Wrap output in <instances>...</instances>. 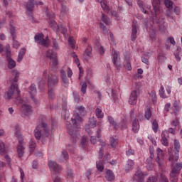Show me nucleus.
<instances>
[{
	"label": "nucleus",
	"instance_id": "obj_1",
	"mask_svg": "<svg viewBox=\"0 0 182 182\" xmlns=\"http://www.w3.org/2000/svg\"><path fill=\"white\" fill-rule=\"evenodd\" d=\"M72 123L67 124V129L68 133L71 136L73 144H76V141H77V132L79 130V122L82 121V117L77 113H74V118H71Z\"/></svg>",
	"mask_w": 182,
	"mask_h": 182
},
{
	"label": "nucleus",
	"instance_id": "obj_2",
	"mask_svg": "<svg viewBox=\"0 0 182 182\" xmlns=\"http://www.w3.org/2000/svg\"><path fill=\"white\" fill-rule=\"evenodd\" d=\"M11 75L14 76V78H11L10 82L11 83L9 90L5 93L4 97L7 100L12 99V95L15 93V87L16 86V82H18V77H19V72L16 70L11 71Z\"/></svg>",
	"mask_w": 182,
	"mask_h": 182
},
{
	"label": "nucleus",
	"instance_id": "obj_3",
	"mask_svg": "<svg viewBox=\"0 0 182 182\" xmlns=\"http://www.w3.org/2000/svg\"><path fill=\"white\" fill-rule=\"evenodd\" d=\"M48 166H49L50 168H53V170H54V173H53V181L54 182H62L60 177L57 176V173H59V171H60V166H59V165L56 162L52 161H50L49 162Z\"/></svg>",
	"mask_w": 182,
	"mask_h": 182
},
{
	"label": "nucleus",
	"instance_id": "obj_4",
	"mask_svg": "<svg viewBox=\"0 0 182 182\" xmlns=\"http://www.w3.org/2000/svg\"><path fill=\"white\" fill-rule=\"evenodd\" d=\"M42 129L44 130L45 133H48V131L49 130V128H48V124L42 122L36 127L34 130V136L37 140H41V137H42Z\"/></svg>",
	"mask_w": 182,
	"mask_h": 182
},
{
	"label": "nucleus",
	"instance_id": "obj_5",
	"mask_svg": "<svg viewBox=\"0 0 182 182\" xmlns=\"http://www.w3.org/2000/svg\"><path fill=\"white\" fill-rule=\"evenodd\" d=\"M16 136L19 142V144L17 146L18 157H23L25 150V147H23V138L22 137V134L19 132L16 133Z\"/></svg>",
	"mask_w": 182,
	"mask_h": 182
},
{
	"label": "nucleus",
	"instance_id": "obj_6",
	"mask_svg": "<svg viewBox=\"0 0 182 182\" xmlns=\"http://www.w3.org/2000/svg\"><path fill=\"white\" fill-rule=\"evenodd\" d=\"M46 57L49 58L50 66H58L59 65V61L58 60V54L53 51L50 52V50L47 51Z\"/></svg>",
	"mask_w": 182,
	"mask_h": 182
},
{
	"label": "nucleus",
	"instance_id": "obj_7",
	"mask_svg": "<svg viewBox=\"0 0 182 182\" xmlns=\"http://www.w3.org/2000/svg\"><path fill=\"white\" fill-rule=\"evenodd\" d=\"M178 150H180V141L178 140L175 139L174 140V151H175V156H171L169 154V161H171L172 163H174V161H177L178 160Z\"/></svg>",
	"mask_w": 182,
	"mask_h": 182
},
{
	"label": "nucleus",
	"instance_id": "obj_8",
	"mask_svg": "<svg viewBox=\"0 0 182 182\" xmlns=\"http://www.w3.org/2000/svg\"><path fill=\"white\" fill-rule=\"evenodd\" d=\"M48 87L55 88L58 85V83H59V77H58V75L50 74L48 76Z\"/></svg>",
	"mask_w": 182,
	"mask_h": 182
},
{
	"label": "nucleus",
	"instance_id": "obj_9",
	"mask_svg": "<svg viewBox=\"0 0 182 182\" xmlns=\"http://www.w3.org/2000/svg\"><path fill=\"white\" fill-rule=\"evenodd\" d=\"M21 114L24 117H28L29 114H32V107L28 104H23L21 105Z\"/></svg>",
	"mask_w": 182,
	"mask_h": 182
},
{
	"label": "nucleus",
	"instance_id": "obj_10",
	"mask_svg": "<svg viewBox=\"0 0 182 182\" xmlns=\"http://www.w3.org/2000/svg\"><path fill=\"white\" fill-rule=\"evenodd\" d=\"M44 36H43V33H37L35 36L34 39L40 45H43V46H46V48H48V46H49V42L46 41V40H45V38H43Z\"/></svg>",
	"mask_w": 182,
	"mask_h": 182
},
{
	"label": "nucleus",
	"instance_id": "obj_11",
	"mask_svg": "<svg viewBox=\"0 0 182 182\" xmlns=\"http://www.w3.org/2000/svg\"><path fill=\"white\" fill-rule=\"evenodd\" d=\"M182 168V163H177L176 166H174L170 173L171 178H176L180 173V170Z\"/></svg>",
	"mask_w": 182,
	"mask_h": 182
},
{
	"label": "nucleus",
	"instance_id": "obj_12",
	"mask_svg": "<svg viewBox=\"0 0 182 182\" xmlns=\"http://www.w3.org/2000/svg\"><path fill=\"white\" fill-rule=\"evenodd\" d=\"M138 25H137V21H134L132 22V35H131V39L132 41H136V38H137V28H138Z\"/></svg>",
	"mask_w": 182,
	"mask_h": 182
},
{
	"label": "nucleus",
	"instance_id": "obj_13",
	"mask_svg": "<svg viewBox=\"0 0 182 182\" xmlns=\"http://www.w3.org/2000/svg\"><path fill=\"white\" fill-rule=\"evenodd\" d=\"M129 105H134L137 103V91H132L129 96Z\"/></svg>",
	"mask_w": 182,
	"mask_h": 182
},
{
	"label": "nucleus",
	"instance_id": "obj_14",
	"mask_svg": "<svg viewBox=\"0 0 182 182\" xmlns=\"http://www.w3.org/2000/svg\"><path fill=\"white\" fill-rule=\"evenodd\" d=\"M152 6L155 12L156 16L160 14V0H153Z\"/></svg>",
	"mask_w": 182,
	"mask_h": 182
},
{
	"label": "nucleus",
	"instance_id": "obj_15",
	"mask_svg": "<svg viewBox=\"0 0 182 182\" xmlns=\"http://www.w3.org/2000/svg\"><path fill=\"white\" fill-rule=\"evenodd\" d=\"M112 56H113V59H112V62L113 64L114 65V66H116L117 70H120V68L122 66V64L120 63V62L117 61V58L119 56V55L117 54V52L114 51V53H112Z\"/></svg>",
	"mask_w": 182,
	"mask_h": 182
},
{
	"label": "nucleus",
	"instance_id": "obj_16",
	"mask_svg": "<svg viewBox=\"0 0 182 182\" xmlns=\"http://www.w3.org/2000/svg\"><path fill=\"white\" fill-rule=\"evenodd\" d=\"M105 178L107 181H114V173L112 170L107 169L105 173Z\"/></svg>",
	"mask_w": 182,
	"mask_h": 182
},
{
	"label": "nucleus",
	"instance_id": "obj_17",
	"mask_svg": "<svg viewBox=\"0 0 182 182\" xmlns=\"http://www.w3.org/2000/svg\"><path fill=\"white\" fill-rule=\"evenodd\" d=\"M35 5H36L35 0H28L26 6L28 12H32V11H33V8H35Z\"/></svg>",
	"mask_w": 182,
	"mask_h": 182
},
{
	"label": "nucleus",
	"instance_id": "obj_18",
	"mask_svg": "<svg viewBox=\"0 0 182 182\" xmlns=\"http://www.w3.org/2000/svg\"><path fill=\"white\" fill-rule=\"evenodd\" d=\"M161 144H163V146H168V139H167V132H163L162 134H161Z\"/></svg>",
	"mask_w": 182,
	"mask_h": 182
},
{
	"label": "nucleus",
	"instance_id": "obj_19",
	"mask_svg": "<svg viewBox=\"0 0 182 182\" xmlns=\"http://www.w3.org/2000/svg\"><path fill=\"white\" fill-rule=\"evenodd\" d=\"M29 93L31 99H33V100H35V97L33 96V95H36V85H35L34 84H32L29 87Z\"/></svg>",
	"mask_w": 182,
	"mask_h": 182
},
{
	"label": "nucleus",
	"instance_id": "obj_20",
	"mask_svg": "<svg viewBox=\"0 0 182 182\" xmlns=\"http://www.w3.org/2000/svg\"><path fill=\"white\" fill-rule=\"evenodd\" d=\"M108 120H109V122L110 123V124H112L113 126V127L115 130H118L119 129L120 127L119 126L117 122H116V121H114V119H113V117H108Z\"/></svg>",
	"mask_w": 182,
	"mask_h": 182
},
{
	"label": "nucleus",
	"instance_id": "obj_21",
	"mask_svg": "<svg viewBox=\"0 0 182 182\" xmlns=\"http://www.w3.org/2000/svg\"><path fill=\"white\" fill-rule=\"evenodd\" d=\"M137 122H139V120H137V119H135L132 122V130L133 132H134V133H137L140 127Z\"/></svg>",
	"mask_w": 182,
	"mask_h": 182
},
{
	"label": "nucleus",
	"instance_id": "obj_22",
	"mask_svg": "<svg viewBox=\"0 0 182 182\" xmlns=\"http://www.w3.org/2000/svg\"><path fill=\"white\" fill-rule=\"evenodd\" d=\"M7 62H8L9 69H14V68L16 67V62H15V60H14V59L9 58L7 60Z\"/></svg>",
	"mask_w": 182,
	"mask_h": 182
},
{
	"label": "nucleus",
	"instance_id": "obj_23",
	"mask_svg": "<svg viewBox=\"0 0 182 182\" xmlns=\"http://www.w3.org/2000/svg\"><path fill=\"white\" fill-rule=\"evenodd\" d=\"M97 121L96 120V118L94 117L89 119V126L91 129H95L96 127V123Z\"/></svg>",
	"mask_w": 182,
	"mask_h": 182
},
{
	"label": "nucleus",
	"instance_id": "obj_24",
	"mask_svg": "<svg viewBox=\"0 0 182 182\" xmlns=\"http://www.w3.org/2000/svg\"><path fill=\"white\" fill-rule=\"evenodd\" d=\"M101 21H102L105 25H110V18L103 13L102 14Z\"/></svg>",
	"mask_w": 182,
	"mask_h": 182
},
{
	"label": "nucleus",
	"instance_id": "obj_25",
	"mask_svg": "<svg viewBox=\"0 0 182 182\" xmlns=\"http://www.w3.org/2000/svg\"><path fill=\"white\" fill-rule=\"evenodd\" d=\"M25 53H26V49L21 48V51L18 53L17 62H22V59H23V55H25Z\"/></svg>",
	"mask_w": 182,
	"mask_h": 182
},
{
	"label": "nucleus",
	"instance_id": "obj_26",
	"mask_svg": "<svg viewBox=\"0 0 182 182\" xmlns=\"http://www.w3.org/2000/svg\"><path fill=\"white\" fill-rule=\"evenodd\" d=\"M144 117L146 120H150V117H151V109H150V107H146Z\"/></svg>",
	"mask_w": 182,
	"mask_h": 182
},
{
	"label": "nucleus",
	"instance_id": "obj_27",
	"mask_svg": "<svg viewBox=\"0 0 182 182\" xmlns=\"http://www.w3.org/2000/svg\"><path fill=\"white\" fill-rule=\"evenodd\" d=\"M110 144H108V146H111L112 149H114L117 146V139L111 137L109 139Z\"/></svg>",
	"mask_w": 182,
	"mask_h": 182
},
{
	"label": "nucleus",
	"instance_id": "obj_28",
	"mask_svg": "<svg viewBox=\"0 0 182 182\" xmlns=\"http://www.w3.org/2000/svg\"><path fill=\"white\" fill-rule=\"evenodd\" d=\"M57 31H60L63 35H66V33H68V29H66V27H65L63 24L59 26V27L57 28Z\"/></svg>",
	"mask_w": 182,
	"mask_h": 182
},
{
	"label": "nucleus",
	"instance_id": "obj_29",
	"mask_svg": "<svg viewBox=\"0 0 182 182\" xmlns=\"http://www.w3.org/2000/svg\"><path fill=\"white\" fill-rule=\"evenodd\" d=\"M0 154H6L5 144L2 141H0Z\"/></svg>",
	"mask_w": 182,
	"mask_h": 182
},
{
	"label": "nucleus",
	"instance_id": "obj_30",
	"mask_svg": "<svg viewBox=\"0 0 182 182\" xmlns=\"http://www.w3.org/2000/svg\"><path fill=\"white\" fill-rule=\"evenodd\" d=\"M102 9H105V11H107V13L110 14V8L109 7V6L107 5L106 3H105V1H100Z\"/></svg>",
	"mask_w": 182,
	"mask_h": 182
},
{
	"label": "nucleus",
	"instance_id": "obj_31",
	"mask_svg": "<svg viewBox=\"0 0 182 182\" xmlns=\"http://www.w3.org/2000/svg\"><path fill=\"white\" fill-rule=\"evenodd\" d=\"M10 33L12 36V39L14 40L15 38H16V30L15 29V27L12 26V24H11Z\"/></svg>",
	"mask_w": 182,
	"mask_h": 182
},
{
	"label": "nucleus",
	"instance_id": "obj_32",
	"mask_svg": "<svg viewBox=\"0 0 182 182\" xmlns=\"http://www.w3.org/2000/svg\"><path fill=\"white\" fill-rule=\"evenodd\" d=\"M89 144V141L86 136H82L81 139V146L82 147H86Z\"/></svg>",
	"mask_w": 182,
	"mask_h": 182
},
{
	"label": "nucleus",
	"instance_id": "obj_33",
	"mask_svg": "<svg viewBox=\"0 0 182 182\" xmlns=\"http://www.w3.org/2000/svg\"><path fill=\"white\" fill-rule=\"evenodd\" d=\"M138 5L144 14H147V11L144 9V3L142 1L139 0Z\"/></svg>",
	"mask_w": 182,
	"mask_h": 182
},
{
	"label": "nucleus",
	"instance_id": "obj_34",
	"mask_svg": "<svg viewBox=\"0 0 182 182\" xmlns=\"http://www.w3.org/2000/svg\"><path fill=\"white\" fill-rule=\"evenodd\" d=\"M29 145L31 149L30 153L32 154L33 153V150H35V148L36 147V142L31 140L29 142Z\"/></svg>",
	"mask_w": 182,
	"mask_h": 182
},
{
	"label": "nucleus",
	"instance_id": "obj_35",
	"mask_svg": "<svg viewBox=\"0 0 182 182\" xmlns=\"http://www.w3.org/2000/svg\"><path fill=\"white\" fill-rule=\"evenodd\" d=\"M5 55L7 58V60L8 59H12L11 58V50H9V46H6V48H5Z\"/></svg>",
	"mask_w": 182,
	"mask_h": 182
},
{
	"label": "nucleus",
	"instance_id": "obj_36",
	"mask_svg": "<svg viewBox=\"0 0 182 182\" xmlns=\"http://www.w3.org/2000/svg\"><path fill=\"white\" fill-rule=\"evenodd\" d=\"M50 28H52V29L58 31V28H59L60 26H58V24H56V22L55 21L51 20L50 22Z\"/></svg>",
	"mask_w": 182,
	"mask_h": 182
},
{
	"label": "nucleus",
	"instance_id": "obj_37",
	"mask_svg": "<svg viewBox=\"0 0 182 182\" xmlns=\"http://www.w3.org/2000/svg\"><path fill=\"white\" fill-rule=\"evenodd\" d=\"M152 129L154 132V133H157V130H159V123H157V120H154L153 123H152Z\"/></svg>",
	"mask_w": 182,
	"mask_h": 182
},
{
	"label": "nucleus",
	"instance_id": "obj_38",
	"mask_svg": "<svg viewBox=\"0 0 182 182\" xmlns=\"http://www.w3.org/2000/svg\"><path fill=\"white\" fill-rule=\"evenodd\" d=\"M159 95L161 97H162L163 99H166V97H167V95H166V92L164 91V87L161 86V90H159Z\"/></svg>",
	"mask_w": 182,
	"mask_h": 182
},
{
	"label": "nucleus",
	"instance_id": "obj_39",
	"mask_svg": "<svg viewBox=\"0 0 182 182\" xmlns=\"http://www.w3.org/2000/svg\"><path fill=\"white\" fill-rule=\"evenodd\" d=\"M121 127L122 130H124V129H127V119H126V118L122 119L121 122Z\"/></svg>",
	"mask_w": 182,
	"mask_h": 182
},
{
	"label": "nucleus",
	"instance_id": "obj_40",
	"mask_svg": "<svg viewBox=\"0 0 182 182\" xmlns=\"http://www.w3.org/2000/svg\"><path fill=\"white\" fill-rule=\"evenodd\" d=\"M100 25L104 35H107L108 33L107 27H106V26L103 24V23H100Z\"/></svg>",
	"mask_w": 182,
	"mask_h": 182
},
{
	"label": "nucleus",
	"instance_id": "obj_41",
	"mask_svg": "<svg viewBox=\"0 0 182 182\" xmlns=\"http://www.w3.org/2000/svg\"><path fill=\"white\" fill-rule=\"evenodd\" d=\"M95 114L99 119H102V117H103V113L102 112V109H100V108L96 109Z\"/></svg>",
	"mask_w": 182,
	"mask_h": 182
},
{
	"label": "nucleus",
	"instance_id": "obj_42",
	"mask_svg": "<svg viewBox=\"0 0 182 182\" xmlns=\"http://www.w3.org/2000/svg\"><path fill=\"white\" fill-rule=\"evenodd\" d=\"M53 89H55V88L48 87L49 99H53V97H55V92H53Z\"/></svg>",
	"mask_w": 182,
	"mask_h": 182
},
{
	"label": "nucleus",
	"instance_id": "obj_43",
	"mask_svg": "<svg viewBox=\"0 0 182 182\" xmlns=\"http://www.w3.org/2000/svg\"><path fill=\"white\" fill-rule=\"evenodd\" d=\"M85 54H87L88 58H92V46H87V48L85 50Z\"/></svg>",
	"mask_w": 182,
	"mask_h": 182
},
{
	"label": "nucleus",
	"instance_id": "obj_44",
	"mask_svg": "<svg viewBox=\"0 0 182 182\" xmlns=\"http://www.w3.org/2000/svg\"><path fill=\"white\" fill-rule=\"evenodd\" d=\"M68 43L73 49H75V40H73V37L71 36L68 38Z\"/></svg>",
	"mask_w": 182,
	"mask_h": 182
},
{
	"label": "nucleus",
	"instance_id": "obj_45",
	"mask_svg": "<svg viewBox=\"0 0 182 182\" xmlns=\"http://www.w3.org/2000/svg\"><path fill=\"white\" fill-rule=\"evenodd\" d=\"M86 89H87V83H86V82H84L81 86V92L83 95L86 93Z\"/></svg>",
	"mask_w": 182,
	"mask_h": 182
},
{
	"label": "nucleus",
	"instance_id": "obj_46",
	"mask_svg": "<svg viewBox=\"0 0 182 182\" xmlns=\"http://www.w3.org/2000/svg\"><path fill=\"white\" fill-rule=\"evenodd\" d=\"M97 168L98 171H103L105 170V166H103V163L99 162L97 164Z\"/></svg>",
	"mask_w": 182,
	"mask_h": 182
},
{
	"label": "nucleus",
	"instance_id": "obj_47",
	"mask_svg": "<svg viewBox=\"0 0 182 182\" xmlns=\"http://www.w3.org/2000/svg\"><path fill=\"white\" fill-rule=\"evenodd\" d=\"M124 68L127 70H132V64L130 62L125 61L124 64Z\"/></svg>",
	"mask_w": 182,
	"mask_h": 182
},
{
	"label": "nucleus",
	"instance_id": "obj_48",
	"mask_svg": "<svg viewBox=\"0 0 182 182\" xmlns=\"http://www.w3.org/2000/svg\"><path fill=\"white\" fill-rule=\"evenodd\" d=\"M151 99H152L153 103H154L155 102H156V100H157V96L156 95V91H151Z\"/></svg>",
	"mask_w": 182,
	"mask_h": 182
},
{
	"label": "nucleus",
	"instance_id": "obj_49",
	"mask_svg": "<svg viewBox=\"0 0 182 182\" xmlns=\"http://www.w3.org/2000/svg\"><path fill=\"white\" fill-rule=\"evenodd\" d=\"M172 127H173V129H177V126L178 127V119H176L174 120H173L171 123Z\"/></svg>",
	"mask_w": 182,
	"mask_h": 182
},
{
	"label": "nucleus",
	"instance_id": "obj_50",
	"mask_svg": "<svg viewBox=\"0 0 182 182\" xmlns=\"http://www.w3.org/2000/svg\"><path fill=\"white\" fill-rule=\"evenodd\" d=\"M140 87H141V84H140V82H136L135 90L134 91H136V93H139V90H140Z\"/></svg>",
	"mask_w": 182,
	"mask_h": 182
},
{
	"label": "nucleus",
	"instance_id": "obj_51",
	"mask_svg": "<svg viewBox=\"0 0 182 182\" xmlns=\"http://www.w3.org/2000/svg\"><path fill=\"white\" fill-rule=\"evenodd\" d=\"M165 5L166 8H170V6H173V1L170 0H165Z\"/></svg>",
	"mask_w": 182,
	"mask_h": 182
},
{
	"label": "nucleus",
	"instance_id": "obj_52",
	"mask_svg": "<svg viewBox=\"0 0 182 182\" xmlns=\"http://www.w3.org/2000/svg\"><path fill=\"white\" fill-rule=\"evenodd\" d=\"M136 176L138 177V179L139 178H144V173H142L141 171H139L137 172V174H135Z\"/></svg>",
	"mask_w": 182,
	"mask_h": 182
},
{
	"label": "nucleus",
	"instance_id": "obj_53",
	"mask_svg": "<svg viewBox=\"0 0 182 182\" xmlns=\"http://www.w3.org/2000/svg\"><path fill=\"white\" fill-rule=\"evenodd\" d=\"M13 42H14V43H13L14 48H16V49H18L19 48V46H20L19 41H16L15 38H14V40L13 39Z\"/></svg>",
	"mask_w": 182,
	"mask_h": 182
},
{
	"label": "nucleus",
	"instance_id": "obj_54",
	"mask_svg": "<svg viewBox=\"0 0 182 182\" xmlns=\"http://www.w3.org/2000/svg\"><path fill=\"white\" fill-rule=\"evenodd\" d=\"M63 83H65V85H66V86H68L69 85V81L68 80V78L65 77H61Z\"/></svg>",
	"mask_w": 182,
	"mask_h": 182
},
{
	"label": "nucleus",
	"instance_id": "obj_55",
	"mask_svg": "<svg viewBox=\"0 0 182 182\" xmlns=\"http://www.w3.org/2000/svg\"><path fill=\"white\" fill-rule=\"evenodd\" d=\"M104 150L101 148L99 151V159H103Z\"/></svg>",
	"mask_w": 182,
	"mask_h": 182
},
{
	"label": "nucleus",
	"instance_id": "obj_56",
	"mask_svg": "<svg viewBox=\"0 0 182 182\" xmlns=\"http://www.w3.org/2000/svg\"><path fill=\"white\" fill-rule=\"evenodd\" d=\"M166 16L169 19H173V16L171 14V11H170V10H168L167 12H166Z\"/></svg>",
	"mask_w": 182,
	"mask_h": 182
},
{
	"label": "nucleus",
	"instance_id": "obj_57",
	"mask_svg": "<svg viewBox=\"0 0 182 182\" xmlns=\"http://www.w3.org/2000/svg\"><path fill=\"white\" fill-rule=\"evenodd\" d=\"M176 128L173 127H171L168 129V132L171 133L172 134H176Z\"/></svg>",
	"mask_w": 182,
	"mask_h": 182
},
{
	"label": "nucleus",
	"instance_id": "obj_58",
	"mask_svg": "<svg viewBox=\"0 0 182 182\" xmlns=\"http://www.w3.org/2000/svg\"><path fill=\"white\" fill-rule=\"evenodd\" d=\"M134 154V151L133 149H129L127 151V156H132Z\"/></svg>",
	"mask_w": 182,
	"mask_h": 182
},
{
	"label": "nucleus",
	"instance_id": "obj_59",
	"mask_svg": "<svg viewBox=\"0 0 182 182\" xmlns=\"http://www.w3.org/2000/svg\"><path fill=\"white\" fill-rule=\"evenodd\" d=\"M90 141L92 144H96V136H92L90 139Z\"/></svg>",
	"mask_w": 182,
	"mask_h": 182
},
{
	"label": "nucleus",
	"instance_id": "obj_60",
	"mask_svg": "<svg viewBox=\"0 0 182 182\" xmlns=\"http://www.w3.org/2000/svg\"><path fill=\"white\" fill-rule=\"evenodd\" d=\"M68 177H70V178H73V172L72 171V170L69 169L68 171Z\"/></svg>",
	"mask_w": 182,
	"mask_h": 182
},
{
	"label": "nucleus",
	"instance_id": "obj_61",
	"mask_svg": "<svg viewBox=\"0 0 182 182\" xmlns=\"http://www.w3.org/2000/svg\"><path fill=\"white\" fill-rule=\"evenodd\" d=\"M73 75V73L72 72V70L70 69V68H68V77H72Z\"/></svg>",
	"mask_w": 182,
	"mask_h": 182
},
{
	"label": "nucleus",
	"instance_id": "obj_62",
	"mask_svg": "<svg viewBox=\"0 0 182 182\" xmlns=\"http://www.w3.org/2000/svg\"><path fill=\"white\" fill-rule=\"evenodd\" d=\"M168 41H169L170 43H171V45H176V41H174V38L170 37L168 38Z\"/></svg>",
	"mask_w": 182,
	"mask_h": 182
},
{
	"label": "nucleus",
	"instance_id": "obj_63",
	"mask_svg": "<svg viewBox=\"0 0 182 182\" xmlns=\"http://www.w3.org/2000/svg\"><path fill=\"white\" fill-rule=\"evenodd\" d=\"M100 55L105 54V47H103L102 46H101L100 48Z\"/></svg>",
	"mask_w": 182,
	"mask_h": 182
},
{
	"label": "nucleus",
	"instance_id": "obj_64",
	"mask_svg": "<svg viewBox=\"0 0 182 182\" xmlns=\"http://www.w3.org/2000/svg\"><path fill=\"white\" fill-rule=\"evenodd\" d=\"M141 60L144 63H146V65H149V59L146 58H142Z\"/></svg>",
	"mask_w": 182,
	"mask_h": 182
}]
</instances>
